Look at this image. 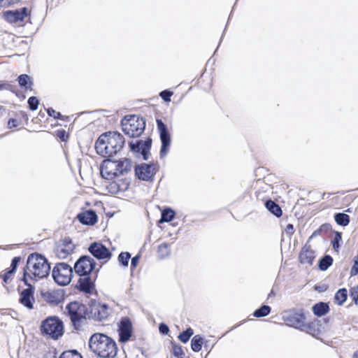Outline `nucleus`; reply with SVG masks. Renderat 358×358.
I'll list each match as a JSON object with an SVG mask.
<instances>
[{"label":"nucleus","instance_id":"nucleus-1","mask_svg":"<svg viewBox=\"0 0 358 358\" xmlns=\"http://www.w3.org/2000/svg\"><path fill=\"white\" fill-rule=\"evenodd\" d=\"M125 143L124 136L117 131L101 134L95 144L96 152L104 157H111L120 152Z\"/></svg>","mask_w":358,"mask_h":358},{"label":"nucleus","instance_id":"nucleus-2","mask_svg":"<svg viewBox=\"0 0 358 358\" xmlns=\"http://www.w3.org/2000/svg\"><path fill=\"white\" fill-rule=\"evenodd\" d=\"M50 271L48 260L41 255L33 253L28 256L27 265L24 268L22 280L28 285L27 278L38 280L46 277Z\"/></svg>","mask_w":358,"mask_h":358},{"label":"nucleus","instance_id":"nucleus-3","mask_svg":"<svg viewBox=\"0 0 358 358\" xmlns=\"http://www.w3.org/2000/svg\"><path fill=\"white\" fill-rule=\"evenodd\" d=\"M90 350L101 358H114L117 352L115 342L106 334L96 333L89 340Z\"/></svg>","mask_w":358,"mask_h":358},{"label":"nucleus","instance_id":"nucleus-4","mask_svg":"<svg viewBox=\"0 0 358 358\" xmlns=\"http://www.w3.org/2000/svg\"><path fill=\"white\" fill-rule=\"evenodd\" d=\"M133 164L130 159L124 158L117 162L104 160L101 166V173L103 178H112L115 176L124 175L131 171Z\"/></svg>","mask_w":358,"mask_h":358},{"label":"nucleus","instance_id":"nucleus-5","mask_svg":"<svg viewBox=\"0 0 358 358\" xmlns=\"http://www.w3.org/2000/svg\"><path fill=\"white\" fill-rule=\"evenodd\" d=\"M65 312L68 314L73 326L76 330H79L83 327L87 317H88L87 306L78 301L68 303L65 308Z\"/></svg>","mask_w":358,"mask_h":358},{"label":"nucleus","instance_id":"nucleus-6","mask_svg":"<svg viewBox=\"0 0 358 358\" xmlns=\"http://www.w3.org/2000/svg\"><path fill=\"white\" fill-rule=\"evenodd\" d=\"M121 123L124 133L131 138L139 136L145 127L143 118L137 115L125 116Z\"/></svg>","mask_w":358,"mask_h":358},{"label":"nucleus","instance_id":"nucleus-7","mask_svg":"<svg viewBox=\"0 0 358 358\" xmlns=\"http://www.w3.org/2000/svg\"><path fill=\"white\" fill-rule=\"evenodd\" d=\"M42 334L57 340L64 334L63 322L56 316L48 317L41 325Z\"/></svg>","mask_w":358,"mask_h":358},{"label":"nucleus","instance_id":"nucleus-8","mask_svg":"<svg viewBox=\"0 0 358 358\" xmlns=\"http://www.w3.org/2000/svg\"><path fill=\"white\" fill-rule=\"evenodd\" d=\"M73 269L66 263L57 264L53 268L52 275L59 285H66L71 280Z\"/></svg>","mask_w":358,"mask_h":358},{"label":"nucleus","instance_id":"nucleus-9","mask_svg":"<svg viewBox=\"0 0 358 358\" xmlns=\"http://www.w3.org/2000/svg\"><path fill=\"white\" fill-rule=\"evenodd\" d=\"M282 318L287 325L299 330L303 322L306 320V317L302 309L285 311Z\"/></svg>","mask_w":358,"mask_h":358},{"label":"nucleus","instance_id":"nucleus-10","mask_svg":"<svg viewBox=\"0 0 358 358\" xmlns=\"http://www.w3.org/2000/svg\"><path fill=\"white\" fill-rule=\"evenodd\" d=\"M95 267L94 260L90 256L80 257L74 264V271L79 276L90 274Z\"/></svg>","mask_w":358,"mask_h":358},{"label":"nucleus","instance_id":"nucleus-11","mask_svg":"<svg viewBox=\"0 0 358 358\" xmlns=\"http://www.w3.org/2000/svg\"><path fill=\"white\" fill-rule=\"evenodd\" d=\"M158 170L157 164H141L135 166V175L138 179L148 181L152 180Z\"/></svg>","mask_w":358,"mask_h":358},{"label":"nucleus","instance_id":"nucleus-12","mask_svg":"<svg viewBox=\"0 0 358 358\" xmlns=\"http://www.w3.org/2000/svg\"><path fill=\"white\" fill-rule=\"evenodd\" d=\"M157 129L159 132L162 147L160 150L161 157H165L168 152L171 144V136L167 129L166 125L162 120H157Z\"/></svg>","mask_w":358,"mask_h":358},{"label":"nucleus","instance_id":"nucleus-13","mask_svg":"<svg viewBox=\"0 0 358 358\" xmlns=\"http://www.w3.org/2000/svg\"><path fill=\"white\" fill-rule=\"evenodd\" d=\"M109 315V308L107 305L96 301L92 302L88 312V318L102 321Z\"/></svg>","mask_w":358,"mask_h":358},{"label":"nucleus","instance_id":"nucleus-14","mask_svg":"<svg viewBox=\"0 0 358 358\" xmlns=\"http://www.w3.org/2000/svg\"><path fill=\"white\" fill-rule=\"evenodd\" d=\"M75 245L69 238L59 241L55 248V254L59 259H65L71 255Z\"/></svg>","mask_w":358,"mask_h":358},{"label":"nucleus","instance_id":"nucleus-15","mask_svg":"<svg viewBox=\"0 0 358 358\" xmlns=\"http://www.w3.org/2000/svg\"><path fill=\"white\" fill-rule=\"evenodd\" d=\"M119 341L127 342L132 336L133 327L129 317H122L118 325Z\"/></svg>","mask_w":358,"mask_h":358},{"label":"nucleus","instance_id":"nucleus-16","mask_svg":"<svg viewBox=\"0 0 358 358\" xmlns=\"http://www.w3.org/2000/svg\"><path fill=\"white\" fill-rule=\"evenodd\" d=\"M27 285L28 287L20 292L19 302L26 308L32 310L35 303L34 287L29 282Z\"/></svg>","mask_w":358,"mask_h":358},{"label":"nucleus","instance_id":"nucleus-17","mask_svg":"<svg viewBox=\"0 0 358 358\" xmlns=\"http://www.w3.org/2000/svg\"><path fill=\"white\" fill-rule=\"evenodd\" d=\"M28 15V9L25 7L15 10H7L3 13L5 20L12 24L20 25Z\"/></svg>","mask_w":358,"mask_h":358},{"label":"nucleus","instance_id":"nucleus-18","mask_svg":"<svg viewBox=\"0 0 358 358\" xmlns=\"http://www.w3.org/2000/svg\"><path fill=\"white\" fill-rule=\"evenodd\" d=\"M152 141L148 138L146 141L137 140L136 142H131L129 144L131 151L140 152L144 160H148L150 155V149Z\"/></svg>","mask_w":358,"mask_h":358},{"label":"nucleus","instance_id":"nucleus-19","mask_svg":"<svg viewBox=\"0 0 358 358\" xmlns=\"http://www.w3.org/2000/svg\"><path fill=\"white\" fill-rule=\"evenodd\" d=\"M90 252L98 259H109L111 257V252L103 244L99 243H93L89 247Z\"/></svg>","mask_w":358,"mask_h":358},{"label":"nucleus","instance_id":"nucleus-20","mask_svg":"<svg viewBox=\"0 0 358 358\" xmlns=\"http://www.w3.org/2000/svg\"><path fill=\"white\" fill-rule=\"evenodd\" d=\"M315 257V251L311 249L310 245H305L299 255V260L301 264L312 265Z\"/></svg>","mask_w":358,"mask_h":358},{"label":"nucleus","instance_id":"nucleus-21","mask_svg":"<svg viewBox=\"0 0 358 358\" xmlns=\"http://www.w3.org/2000/svg\"><path fill=\"white\" fill-rule=\"evenodd\" d=\"M80 222L86 225H94L97 222V215L94 210H89L77 215Z\"/></svg>","mask_w":358,"mask_h":358},{"label":"nucleus","instance_id":"nucleus-22","mask_svg":"<svg viewBox=\"0 0 358 358\" xmlns=\"http://www.w3.org/2000/svg\"><path fill=\"white\" fill-rule=\"evenodd\" d=\"M300 331H304L313 337H317L320 334L319 324L316 322L306 323L303 322Z\"/></svg>","mask_w":358,"mask_h":358},{"label":"nucleus","instance_id":"nucleus-23","mask_svg":"<svg viewBox=\"0 0 358 358\" xmlns=\"http://www.w3.org/2000/svg\"><path fill=\"white\" fill-rule=\"evenodd\" d=\"M90 275L83 274V275L80 276L78 280L80 289L85 292H90L93 287V282Z\"/></svg>","mask_w":358,"mask_h":358},{"label":"nucleus","instance_id":"nucleus-24","mask_svg":"<svg viewBox=\"0 0 358 358\" xmlns=\"http://www.w3.org/2000/svg\"><path fill=\"white\" fill-rule=\"evenodd\" d=\"M313 313L317 317H322L327 314L329 308L327 303L324 302H320L315 304L312 308Z\"/></svg>","mask_w":358,"mask_h":358},{"label":"nucleus","instance_id":"nucleus-25","mask_svg":"<svg viewBox=\"0 0 358 358\" xmlns=\"http://www.w3.org/2000/svg\"><path fill=\"white\" fill-rule=\"evenodd\" d=\"M266 208L276 217L282 215V210L280 207L271 200H268L265 203Z\"/></svg>","mask_w":358,"mask_h":358},{"label":"nucleus","instance_id":"nucleus-26","mask_svg":"<svg viewBox=\"0 0 358 358\" xmlns=\"http://www.w3.org/2000/svg\"><path fill=\"white\" fill-rule=\"evenodd\" d=\"M203 338L200 335H195L191 341V348L194 352H198L202 348Z\"/></svg>","mask_w":358,"mask_h":358},{"label":"nucleus","instance_id":"nucleus-27","mask_svg":"<svg viewBox=\"0 0 358 358\" xmlns=\"http://www.w3.org/2000/svg\"><path fill=\"white\" fill-rule=\"evenodd\" d=\"M334 219L338 224L343 227L347 226L350 222V216L345 213H336Z\"/></svg>","mask_w":358,"mask_h":358},{"label":"nucleus","instance_id":"nucleus-28","mask_svg":"<svg viewBox=\"0 0 358 358\" xmlns=\"http://www.w3.org/2000/svg\"><path fill=\"white\" fill-rule=\"evenodd\" d=\"M175 217V212L171 208H166L162 212L160 222H171Z\"/></svg>","mask_w":358,"mask_h":358},{"label":"nucleus","instance_id":"nucleus-29","mask_svg":"<svg viewBox=\"0 0 358 358\" xmlns=\"http://www.w3.org/2000/svg\"><path fill=\"white\" fill-rule=\"evenodd\" d=\"M333 259L329 255H325L319 262V268L321 271H326L332 264Z\"/></svg>","mask_w":358,"mask_h":358},{"label":"nucleus","instance_id":"nucleus-30","mask_svg":"<svg viewBox=\"0 0 358 358\" xmlns=\"http://www.w3.org/2000/svg\"><path fill=\"white\" fill-rule=\"evenodd\" d=\"M158 255L160 258H165L170 255V245L168 243H163L158 247Z\"/></svg>","mask_w":358,"mask_h":358},{"label":"nucleus","instance_id":"nucleus-31","mask_svg":"<svg viewBox=\"0 0 358 358\" xmlns=\"http://www.w3.org/2000/svg\"><path fill=\"white\" fill-rule=\"evenodd\" d=\"M17 80L20 87H24L25 89L29 88L31 87V78L28 75L22 74L18 77Z\"/></svg>","mask_w":358,"mask_h":358},{"label":"nucleus","instance_id":"nucleus-32","mask_svg":"<svg viewBox=\"0 0 358 358\" xmlns=\"http://www.w3.org/2000/svg\"><path fill=\"white\" fill-rule=\"evenodd\" d=\"M347 296L346 289H340L335 294V300L338 305H342L346 301Z\"/></svg>","mask_w":358,"mask_h":358},{"label":"nucleus","instance_id":"nucleus-33","mask_svg":"<svg viewBox=\"0 0 358 358\" xmlns=\"http://www.w3.org/2000/svg\"><path fill=\"white\" fill-rule=\"evenodd\" d=\"M271 312V308L268 306L263 305L254 312V316L256 317H262L268 315Z\"/></svg>","mask_w":358,"mask_h":358},{"label":"nucleus","instance_id":"nucleus-34","mask_svg":"<svg viewBox=\"0 0 358 358\" xmlns=\"http://www.w3.org/2000/svg\"><path fill=\"white\" fill-rule=\"evenodd\" d=\"M194 334V331L191 327L187 328L185 331L180 333L178 336V339L186 343L189 340L190 337Z\"/></svg>","mask_w":358,"mask_h":358},{"label":"nucleus","instance_id":"nucleus-35","mask_svg":"<svg viewBox=\"0 0 358 358\" xmlns=\"http://www.w3.org/2000/svg\"><path fill=\"white\" fill-rule=\"evenodd\" d=\"M131 255L128 252H122L118 256V261L124 266H128Z\"/></svg>","mask_w":358,"mask_h":358},{"label":"nucleus","instance_id":"nucleus-36","mask_svg":"<svg viewBox=\"0 0 358 358\" xmlns=\"http://www.w3.org/2000/svg\"><path fill=\"white\" fill-rule=\"evenodd\" d=\"M59 358H83L81 355L76 350L64 352Z\"/></svg>","mask_w":358,"mask_h":358},{"label":"nucleus","instance_id":"nucleus-37","mask_svg":"<svg viewBox=\"0 0 358 358\" xmlns=\"http://www.w3.org/2000/svg\"><path fill=\"white\" fill-rule=\"evenodd\" d=\"M48 301L53 304H58L60 302V298L57 292H48Z\"/></svg>","mask_w":358,"mask_h":358},{"label":"nucleus","instance_id":"nucleus-38","mask_svg":"<svg viewBox=\"0 0 358 358\" xmlns=\"http://www.w3.org/2000/svg\"><path fill=\"white\" fill-rule=\"evenodd\" d=\"M172 352L173 355L176 357L185 355L182 346L175 343H173L172 345Z\"/></svg>","mask_w":358,"mask_h":358},{"label":"nucleus","instance_id":"nucleus-39","mask_svg":"<svg viewBox=\"0 0 358 358\" xmlns=\"http://www.w3.org/2000/svg\"><path fill=\"white\" fill-rule=\"evenodd\" d=\"M28 104L30 110H36L39 104L38 99L36 96H31L28 99Z\"/></svg>","mask_w":358,"mask_h":358},{"label":"nucleus","instance_id":"nucleus-40","mask_svg":"<svg viewBox=\"0 0 358 358\" xmlns=\"http://www.w3.org/2000/svg\"><path fill=\"white\" fill-rule=\"evenodd\" d=\"M173 95V92L169 90L162 91L159 94L161 98L166 102L171 101V96Z\"/></svg>","mask_w":358,"mask_h":358},{"label":"nucleus","instance_id":"nucleus-41","mask_svg":"<svg viewBox=\"0 0 358 358\" xmlns=\"http://www.w3.org/2000/svg\"><path fill=\"white\" fill-rule=\"evenodd\" d=\"M341 234L339 232H336L334 239L332 240L333 248L336 250H337L338 248H339V242L341 241Z\"/></svg>","mask_w":358,"mask_h":358},{"label":"nucleus","instance_id":"nucleus-42","mask_svg":"<svg viewBox=\"0 0 358 358\" xmlns=\"http://www.w3.org/2000/svg\"><path fill=\"white\" fill-rule=\"evenodd\" d=\"M354 264L350 271V275L352 276L356 275L358 273V255L354 257Z\"/></svg>","mask_w":358,"mask_h":358},{"label":"nucleus","instance_id":"nucleus-43","mask_svg":"<svg viewBox=\"0 0 358 358\" xmlns=\"http://www.w3.org/2000/svg\"><path fill=\"white\" fill-rule=\"evenodd\" d=\"M47 113L49 116L54 117L56 119H60V120L63 119V115L60 113L57 112L56 110H55L54 109H52L51 108H50L47 110Z\"/></svg>","mask_w":358,"mask_h":358},{"label":"nucleus","instance_id":"nucleus-44","mask_svg":"<svg viewBox=\"0 0 358 358\" xmlns=\"http://www.w3.org/2000/svg\"><path fill=\"white\" fill-rule=\"evenodd\" d=\"M350 296L355 303L358 304V285L351 289Z\"/></svg>","mask_w":358,"mask_h":358},{"label":"nucleus","instance_id":"nucleus-45","mask_svg":"<svg viewBox=\"0 0 358 358\" xmlns=\"http://www.w3.org/2000/svg\"><path fill=\"white\" fill-rule=\"evenodd\" d=\"M20 261V257H14L12 259V262H11V269H10V270L11 271H13V273L15 272Z\"/></svg>","mask_w":358,"mask_h":358},{"label":"nucleus","instance_id":"nucleus-46","mask_svg":"<svg viewBox=\"0 0 358 358\" xmlns=\"http://www.w3.org/2000/svg\"><path fill=\"white\" fill-rule=\"evenodd\" d=\"M20 0H0V6H9L11 4L16 3Z\"/></svg>","mask_w":358,"mask_h":358},{"label":"nucleus","instance_id":"nucleus-47","mask_svg":"<svg viewBox=\"0 0 358 358\" xmlns=\"http://www.w3.org/2000/svg\"><path fill=\"white\" fill-rule=\"evenodd\" d=\"M14 273L13 271H11L10 270L6 271L4 274L3 275H1V277H2L3 278V280L5 283H8V280L10 279L12 275Z\"/></svg>","mask_w":358,"mask_h":358},{"label":"nucleus","instance_id":"nucleus-48","mask_svg":"<svg viewBox=\"0 0 358 358\" xmlns=\"http://www.w3.org/2000/svg\"><path fill=\"white\" fill-rule=\"evenodd\" d=\"M159 330L162 334H167L169 331V328L166 324L161 323L159 327Z\"/></svg>","mask_w":358,"mask_h":358},{"label":"nucleus","instance_id":"nucleus-49","mask_svg":"<svg viewBox=\"0 0 358 358\" xmlns=\"http://www.w3.org/2000/svg\"><path fill=\"white\" fill-rule=\"evenodd\" d=\"M17 125H18V122L16 119L11 118L8 122V127L9 129L16 127Z\"/></svg>","mask_w":358,"mask_h":358},{"label":"nucleus","instance_id":"nucleus-50","mask_svg":"<svg viewBox=\"0 0 358 358\" xmlns=\"http://www.w3.org/2000/svg\"><path fill=\"white\" fill-rule=\"evenodd\" d=\"M139 259H140V255H136L135 257H134L131 259V269H134L136 267V266L138 263Z\"/></svg>","mask_w":358,"mask_h":358},{"label":"nucleus","instance_id":"nucleus-51","mask_svg":"<svg viewBox=\"0 0 358 358\" xmlns=\"http://www.w3.org/2000/svg\"><path fill=\"white\" fill-rule=\"evenodd\" d=\"M3 90L13 91L12 85H10L8 83H0V91Z\"/></svg>","mask_w":358,"mask_h":358},{"label":"nucleus","instance_id":"nucleus-52","mask_svg":"<svg viewBox=\"0 0 358 358\" xmlns=\"http://www.w3.org/2000/svg\"><path fill=\"white\" fill-rule=\"evenodd\" d=\"M286 231L289 234H292L294 233V227L292 224H288L286 227Z\"/></svg>","mask_w":358,"mask_h":358},{"label":"nucleus","instance_id":"nucleus-53","mask_svg":"<svg viewBox=\"0 0 358 358\" xmlns=\"http://www.w3.org/2000/svg\"><path fill=\"white\" fill-rule=\"evenodd\" d=\"M65 131L64 130H61V131H58L57 132V136L62 140V141H64V137H65Z\"/></svg>","mask_w":358,"mask_h":358},{"label":"nucleus","instance_id":"nucleus-54","mask_svg":"<svg viewBox=\"0 0 358 358\" xmlns=\"http://www.w3.org/2000/svg\"><path fill=\"white\" fill-rule=\"evenodd\" d=\"M353 358H358V351H357L354 355H353Z\"/></svg>","mask_w":358,"mask_h":358},{"label":"nucleus","instance_id":"nucleus-55","mask_svg":"<svg viewBox=\"0 0 358 358\" xmlns=\"http://www.w3.org/2000/svg\"><path fill=\"white\" fill-rule=\"evenodd\" d=\"M1 110H4V108L3 106H0V111Z\"/></svg>","mask_w":358,"mask_h":358},{"label":"nucleus","instance_id":"nucleus-56","mask_svg":"<svg viewBox=\"0 0 358 358\" xmlns=\"http://www.w3.org/2000/svg\"><path fill=\"white\" fill-rule=\"evenodd\" d=\"M317 231H314V233L313 234V236H315V235L317 234Z\"/></svg>","mask_w":358,"mask_h":358},{"label":"nucleus","instance_id":"nucleus-57","mask_svg":"<svg viewBox=\"0 0 358 358\" xmlns=\"http://www.w3.org/2000/svg\"><path fill=\"white\" fill-rule=\"evenodd\" d=\"M177 358H183V356H181V357H177Z\"/></svg>","mask_w":358,"mask_h":358}]
</instances>
